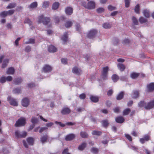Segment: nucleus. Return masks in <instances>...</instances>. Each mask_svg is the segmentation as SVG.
<instances>
[{"label":"nucleus","instance_id":"obj_64","mask_svg":"<svg viewBox=\"0 0 154 154\" xmlns=\"http://www.w3.org/2000/svg\"><path fill=\"white\" fill-rule=\"evenodd\" d=\"M75 122H68L66 123V125L69 126H72L75 125Z\"/></svg>","mask_w":154,"mask_h":154},{"label":"nucleus","instance_id":"obj_12","mask_svg":"<svg viewBox=\"0 0 154 154\" xmlns=\"http://www.w3.org/2000/svg\"><path fill=\"white\" fill-rule=\"evenodd\" d=\"M65 12L67 15H71L73 13V9L69 7H66L65 9Z\"/></svg>","mask_w":154,"mask_h":154},{"label":"nucleus","instance_id":"obj_37","mask_svg":"<svg viewBox=\"0 0 154 154\" xmlns=\"http://www.w3.org/2000/svg\"><path fill=\"white\" fill-rule=\"evenodd\" d=\"M139 20L141 23H145L147 21V20L143 17H140Z\"/></svg>","mask_w":154,"mask_h":154},{"label":"nucleus","instance_id":"obj_29","mask_svg":"<svg viewBox=\"0 0 154 154\" xmlns=\"http://www.w3.org/2000/svg\"><path fill=\"white\" fill-rule=\"evenodd\" d=\"M9 60L7 59H5L3 61V64L2 65V68H5L7 66L8 64V63Z\"/></svg>","mask_w":154,"mask_h":154},{"label":"nucleus","instance_id":"obj_55","mask_svg":"<svg viewBox=\"0 0 154 154\" xmlns=\"http://www.w3.org/2000/svg\"><path fill=\"white\" fill-rule=\"evenodd\" d=\"M138 106L140 107L144 106L145 105V103L143 101H140L138 104Z\"/></svg>","mask_w":154,"mask_h":154},{"label":"nucleus","instance_id":"obj_20","mask_svg":"<svg viewBox=\"0 0 154 154\" xmlns=\"http://www.w3.org/2000/svg\"><path fill=\"white\" fill-rule=\"evenodd\" d=\"M22 80L21 78H18L17 79H15L14 80V83L16 85H18L20 84L22 82Z\"/></svg>","mask_w":154,"mask_h":154},{"label":"nucleus","instance_id":"obj_33","mask_svg":"<svg viewBox=\"0 0 154 154\" xmlns=\"http://www.w3.org/2000/svg\"><path fill=\"white\" fill-rule=\"evenodd\" d=\"M72 23L71 21H68L66 22L65 26L66 28H69L72 26Z\"/></svg>","mask_w":154,"mask_h":154},{"label":"nucleus","instance_id":"obj_3","mask_svg":"<svg viewBox=\"0 0 154 154\" xmlns=\"http://www.w3.org/2000/svg\"><path fill=\"white\" fill-rule=\"evenodd\" d=\"M82 5L85 8L90 9H93L95 8V3L94 2L92 1L89 2L87 5L85 3H83Z\"/></svg>","mask_w":154,"mask_h":154},{"label":"nucleus","instance_id":"obj_49","mask_svg":"<svg viewBox=\"0 0 154 154\" xmlns=\"http://www.w3.org/2000/svg\"><path fill=\"white\" fill-rule=\"evenodd\" d=\"M24 22V23H28L29 25H31L32 24V22L29 19L27 18L25 19Z\"/></svg>","mask_w":154,"mask_h":154},{"label":"nucleus","instance_id":"obj_30","mask_svg":"<svg viewBox=\"0 0 154 154\" xmlns=\"http://www.w3.org/2000/svg\"><path fill=\"white\" fill-rule=\"evenodd\" d=\"M16 6V4L14 3H10L6 7L7 9H11L15 8Z\"/></svg>","mask_w":154,"mask_h":154},{"label":"nucleus","instance_id":"obj_45","mask_svg":"<svg viewBox=\"0 0 154 154\" xmlns=\"http://www.w3.org/2000/svg\"><path fill=\"white\" fill-rule=\"evenodd\" d=\"M14 93L15 94H19L21 92V89L19 88H16L13 91Z\"/></svg>","mask_w":154,"mask_h":154},{"label":"nucleus","instance_id":"obj_5","mask_svg":"<svg viewBox=\"0 0 154 154\" xmlns=\"http://www.w3.org/2000/svg\"><path fill=\"white\" fill-rule=\"evenodd\" d=\"M27 133L25 131L20 132L18 131H16L15 132V136L18 138L25 137Z\"/></svg>","mask_w":154,"mask_h":154},{"label":"nucleus","instance_id":"obj_17","mask_svg":"<svg viewBox=\"0 0 154 154\" xmlns=\"http://www.w3.org/2000/svg\"><path fill=\"white\" fill-rule=\"evenodd\" d=\"M72 72L74 73L79 75L81 72V70L76 67H74L72 69Z\"/></svg>","mask_w":154,"mask_h":154},{"label":"nucleus","instance_id":"obj_10","mask_svg":"<svg viewBox=\"0 0 154 154\" xmlns=\"http://www.w3.org/2000/svg\"><path fill=\"white\" fill-rule=\"evenodd\" d=\"M75 137V135L73 134H69L67 135L65 138L66 141H70L72 140Z\"/></svg>","mask_w":154,"mask_h":154},{"label":"nucleus","instance_id":"obj_36","mask_svg":"<svg viewBox=\"0 0 154 154\" xmlns=\"http://www.w3.org/2000/svg\"><path fill=\"white\" fill-rule=\"evenodd\" d=\"M38 121V119L34 117H32L31 119V122L34 125L36 124Z\"/></svg>","mask_w":154,"mask_h":154},{"label":"nucleus","instance_id":"obj_41","mask_svg":"<svg viewBox=\"0 0 154 154\" xmlns=\"http://www.w3.org/2000/svg\"><path fill=\"white\" fill-rule=\"evenodd\" d=\"M139 93L138 91H135L133 92L132 97L134 98H136L139 97Z\"/></svg>","mask_w":154,"mask_h":154},{"label":"nucleus","instance_id":"obj_4","mask_svg":"<svg viewBox=\"0 0 154 154\" xmlns=\"http://www.w3.org/2000/svg\"><path fill=\"white\" fill-rule=\"evenodd\" d=\"M26 119L21 118L19 119L16 122L15 125L16 127H20L24 125L25 124Z\"/></svg>","mask_w":154,"mask_h":154},{"label":"nucleus","instance_id":"obj_16","mask_svg":"<svg viewBox=\"0 0 154 154\" xmlns=\"http://www.w3.org/2000/svg\"><path fill=\"white\" fill-rule=\"evenodd\" d=\"M57 51V48L53 45H51L48 48V51L51 53L55 52Z\"/></svg>","mask_w":154,"mask_h":154},{"label":"nucleus","instance_id":"obj_52","mask_svg":"<svg viewBox=\"0 0 154 154\" xmlns=\"http://www.w3.org/2000/svg\"><path fill=\"white\" fill-rule=\"evenodd\" d=\"M91 151L94 153H97L98 152V149L95 147H93L91 149Z\"/></svg>","mask_w":154,"mask_h":154},{"label":"nucleus","instance_id":"obj_62","mask_svg":"<svg viewBox=\"0 0 154 154\" xmlns=\"http://www.w3.org/2000/svg\"><path fill=\"white\" fill-rule=\"evenodd\" d=\"M6 79L7 81H11L12 80V78L11 76H8L6 78Z\"/></svg>","mask_w":154,"mask_h":154},{"label":"nucleus","instance_id":"obj_6","mask_svg":"<svg viewBox=\"0 0 154 154\" xmlns=\"http://www.w3.org/2000/svg\"><path fill=\"white\" fill-rule=\"evenodd\" d=\"M97 32V31L96 29H91L87 34V36L89 38H92L95 37Z\"/></svg>","mask_w":154,"mask_h":154},{"label":"nucleus","instance_id":"obj_2","mask_svg":"<svg viewBox=\"0 0 154 154\" xmlns=\"http://www.w3.org/2000/svg\"><path fill=\"white\" fill-rule=\"evenodd\" d=\"M108 70V66H106L103 68L101 75V78L103 80H106L107 79V75Z\"/></svg>","mask_w":154,"mask_h":154},{"label":"nucleus","instance_id":"obj_54","mask_svg":"<svg viewBox=\"0 0 154 154\" xmlns=\"http://www.w3.org/2000/svg\"><path fill=\"white\" fill-rule=\"evenodd\" d=\"M6 81V78L4 76H2L0 79V82L1 83H4Z\"/></svg>","mask_w":154,"mask_h":154},{"label":"nucleus","instance_id":"obj_19","mask_svg":"<svg viewBox=\"0 0 154 154\" xmlns=\"http://www.w3.org/2000/svg\"><path fill=\"white\" fill-rule=\"evenodd\" d=\"M38 5V3L36 2H34L32 3L29 6L28 8L30 9H34L37 8Z\"/></svg>","mask_w":154,"mask_h":154},{"label":"nucleus","instance_id":"obj_51","mask_svg":"<svg viewBox=\"0 0 154 154\" xmlns=\"http://www.w3.org/2000/svg\"><path fill=\"white\" fill-rule=\"evenodd\" d=\"M15 11L14 10H10L7 11L8 15H11L14 13Z\"/></svg>","mask_w":154,"mask_h":154},{"label":"nucleus","instance_id":"obj_61","mask_svg":"<svg viewBox=\"0 0 154 154\" xmlns=\"http://www.w3.org/2000/svg\"><path fill=\"white\" fill-rule=\"evenodd\" d=\"M62 63L64 64H66L67 63V60L65 58H62L61 59Z\"/></svg>","mask_w":154,"mask_h":154},{"label":"nucleus","instance_id":"obj_1","mask_svg":"<svg viewBox=\"0 0 154 154\" xmlns=\"http://www.w3.org/2000/svg\"><path fill=\"white\" fill-rule=\"evenodd\" d=\"M38 22L39 23H42L45 25H47L50 23V19L48 17H45L43 15L38 17Z\"/></svg>","mask_w":154,"mask_h":154},{"label":"nucleus","instance_id":"obj_60","mask_svg":"<svg viewBox=\"0 0 154 154\" xmlns=\"http://www.w3.org/2000/svg\"><path fill=\"white\" fill-rule=\"evenodd\" d=\"M55 123L57 124H59L61 127H63L65 126V124L62 123L61 122L56 121Z\"/></svg>","mask_w":154,"mask_h":154},{"label":"nucleus","instance_id":"obj_15","mask_svg":"<svg viewBox=\"0 0 154 154\" xmlns=\"http://www.w3.org/2000/svg\"><path fill=\"white\" fill-rule=\"evenodd\" d=\"M147 87L148 91H152L154 90V83H151L148 85Z\"/></svg>","mask_w":154,"mask_h":154},{"label":"nucleus","instance_id":"obj_21","mask_svg":"<svg viewBox=\"0 0 154 154\" xmlns=\"http://www.w3.org/2000/svg\"><path fill=\"white\" fill-rule=\"evenodd\" d=\"M14 72V69L12 67H10L8 69L6 73L8 74H13Z\"/></svg>","mask_w":154,"mask_h":154},{"label":"nucleus","instance_id":"obj_23","mask_svg":"<svg viewBox=\"0 0 154 154\" xmlns=\"http://www.w3.org/2000/svg\"><path fill=\"white\" fill-rule=\"evenodd\" d=\"M116 122L121 123L124 122V119L122 117H119L116 118Z\"/></svg>","mask_w":154,"mask_h":154},{"label":"nucleus","instance_id":"obj_31","mask_svg":"<svg viewBox=\"0 0 154 154\" xmlns=\"http://www.w3.org/2000/svg\"><path fill=\"white\" fill-rule=\"evenodd\" d=\"M49 4L50 2L49 1H45L43 2L42 7L43 8H46L48 7Z\"/></svg>","mask_w":154,"mask_h":154},{"label":"nucleus","instance_id":"obj_46","mask_svg":"<svg viewBox=\"0 0 154 154\" xmlns=\"http://www.w3.org/2000/svg\"><path fill=\"white\" fill-rule=\"evenodd\" d=\"M132 20L134 24L135 25H138V23L137 19L134 17H133Z\"/></svg>","mask_w":154,"mask_h":154},{"label":"nucleus","instance_id":"obj_22","mask_svg":"<svg viewBox=\"0 0 154 154\" xmlns=\"http://www.w3.org/2000/svg\"><path fill=\"white\" fill-rule=\"evenodd\" d=\"M86 143L85 142L82 143L78 147V149L80 150H82L85 148L86 146Z\"/></svg>","mask_w":154,"mask_h":154},{"label":"nucleus","instance_id":"obj_63","mask_svg":"<svg viewBox=\"0 0 154 154\" xmlns=\"http://www.w3.org/2000/svg\"><path fill=\"white\" fill-rule=\"evenodd\" d=\"M86 97V95L84 94H82L79 96V97L81 99H84Z\"/></svg>","mask_w":154,"mask_h":154},{"label":"nucleus","instance_id":"obj_40","mask_svg":"<svg viewBox=\"0 0 154 154\" xmlns=\"http://www.w3.org/2000/svg\"><path fill=\"white\" fill-rule=\"evenodd\" d=\"M139 75V74L133 72L131 74L130 76L133 79H135L138 77Z\"/></svg>","mask_w":154,"mask_h":154},{"label":"nucleus","instance_id":"obj_18","mask_svg":"<svg viewBox=\"0 0 154 154\" xmlns=\"http://www.w3.org/2000/svg\"><path fill=\"white\" fill-rule=\"evenodd\" d=\"M90 99L94 103L97 102L99 101L98 97L96 96L91 95L90 96Z\"/></svg>","mask_w":154,"mask_h":154},{"label":"nucleus","instance_id":"obj_57","mask_svg":"<svg viewBox=\"0 0 154 154\" xmlns=\"http://www.w3.org/2000/svg\"><path fill=\"white\" fill-rule=\"evenodd\" d=\"M108 9L110 11L114 10L115 9H116V7H114L112 6H111V5L108 6Z\"/></svg>","mask_w":154,"mask_h":154},{"label":"nucleus","instance_id":"obj_9","mask_svg":"<svg viewBox=\"0 0 154 154\" xmlns=\"http://www.w3.org/2000/svg\"><path fill=\"white\" fill-rule=\"evenodd\" d=\"M52 69L51 66L46 65H45L43 68V71L45 72H50Z\"/></svg>","mask_w":154,"mask_h":154},{"label":"nucleus","instance_id":"obj_7","mask_svg":"<svg viewBox=\"0 0 154 154\" xmlns=\"http://www.w3.org/2000/svg\"><path fill=\"white\" fill-rule=\"evenodd\" d=\"M8 100L9 101L11 105L14 106H17L18 105L17 102L16 100L11 97H8Z\"/></svg>","mask_w":154,"mask_h":154},{"label":"nucleus","instance_id":"obj_44","mask_svg":"<svg viewBox=\"0 0 154 154\" xmlns=\"http://www.w3.org/2000/svg\"><path fill=\"white\" fill-rule=\"evenodd\" d=\"M143 13L144 15L147 18L149 17V11L147 10H144Z\"/></svg>","mask_w":154,"mask_h":154},{"label":"nucleus","instance_id":"obj_43","mask_svg":"<svg viewBox=\"0 0 154 154\" xmlns=\"http://www.w3.org/2000/svg\"><path fill=\"white\" fill-rule=\"evenodd\" d=\"M134 11L137 14L140 13V6L139 5H137L135 7Z\"/></svg>","mask_w":154,"mask_h":154},{"label":"nucleus","instance_id":"obj_28","mask_svg":"<svg viewBox=\"0 0 154 154\" xmlns=\"http://www.w3.org/2000/svg\"><path fill=\"white\" fill-rule=\"evenodd\" d=\"M59 6V3L57 2H55L53 4L52 6V9L55 10L58 8Z\"/></svg>","mask_w":154,"mask_h":154},{"label":"nucleus","instance_id":"obj_8","mask_svg":"<svg viewBox=\"0 0 154 154\" xmlns=\"http://www.w3.org/2000/svg\"><path fill=\"white\" fill-rule=\"evenodd\" d=\"M29 101L27 98H25L22 99V105L24 107H27L29 105Z\"/></svg>","mask_w":154,"mask_h":154},{"label":"nucleus","instance_id":"obj_47","mask_svg":"<svg viewBox=\"0 0 154 154\" xmlns=\"http://www.w3.org/2000/svg\"><path fill=\"white\" fill-rule=\"evenodd\" d=\"M92 134L93 135H100L101 134V133L98 131H94L92 132Z\"/></svg>","mask_w":154,"mask_h":154},{"label":"nucleus","instance_id":"obj_48","mask_svg":"<svg viewBox=\"0 0 154 154\" xmlns=\"http://www.w3.org/2000/svg\"><path fill=\"white\" fill-rule=\"evenodd\" d=\"M104 9L103 8H99L97 9V11L99 13H101L104 11Z\"/></svg>","mask_w":154,"mask_h":154},{"label":"nucleus","instance_id":"obj_56","mask_svg":"<svg viewBox=\"0 0 154 154\" xmlns=\"http://www.w3.org/2000/svg\"><path fill=\"white\" fill-rule=\"evenodd\" d=\"M102 123L104 127L107 126L108 124V122L106 120H104L102 121Z\"/></svg>","mask_w":154,"mask_h":154},{"label":"nucleus","instance_id":"obj_58","mask_svg":"<svg viewBox=\"0 0 154 154\" xmlns=\"http://www.w3.org/2000/svg\"><path fill=\"white\" fill-rule=\"evenodd\" d=\"M125 136L126 137L128 140H129L130 141H131L132 140V138L131 137V136L128 134H125Z\"/></svg>","mask_w":154,"mask_h":154},{"label":"nucleus","instance_id":"obj_27","mask_svg":"<svg viewBox=\"0 0 154 154\" xmlns=\"http://www.w3.org/2000/svg\"><path fill=\"white\" fill-rule=\"evenodd\" d=\"M103 27L105 29H108L110 28L111 26V25L109 23H105L103 24Z\"/></svg>","mask_w":154,"mask_h":154},{"label":"nucleus","instance_id":"obj_14","mask_svg":"<svg viewBox=\"0 0 154 154\" xmlns=\"http://www.w3.org/2000/svg\"><path fill=\"white\" fill-rule=\"evenodd\" d=\"M149 140H150L149 136L148 135H145L144 138L140 139V141L142 143H143L145 141H147Z\"/></svg>","mask_w":154,"mask_h":154},{"label":"nucleus","instance_id":"obj_11","mask_svg":"<svg viewBox=\"0 0 154 154\" xmlns=\"http://www.w3.org/2000/svg\"><path fill=\"white\" fill-rule=\"evenodd\" d=\"M71 112V110L69 108L65 107L62 109L61 112L63 115H66L69 113Z\"/></svg>","mask_w":154,"mask_h":154},{"label":"nucleus","instance_id":"obj_34","mask_svg":"<svg viewBox=\"0 0 154 154\" xmlns=\"http://www.w3.org/2000/svg\"><path fill=\"white\" fill-rule=\"evenodd\" d=\"M81 136L83 138H87L88 137V134L85 131H81L80 133Z\"/></svg>","mask_w":154,"mask_h":154},{"label":"nucleus","instance_id":"obj_59","mask_svg":"<svg viewBox=\"0 0 154 154\" xmlns=\"http://www.w3.org/2000/svg\"><path fill=\"white\" fill-rule=\"evenodd\" d=\"M31 50V48L30 46H27L25 48V51L27 52H28L30 51Z\"/></svg>","mask_w":154,"mask_h":154},{"label":"nucleus","instance_id":"obj_26","mask_svg":"<svg viewBox=\"0 0 154 154\" xmlns=\"http://www.w3.org/2000/svg\"><path fill=\"white\" fill-rule=\"evenodd\" d=\"M124 95V92H121L117 95L116 99L118 100H120L123 98Z\"/></svg>","mask_w":154,"mask_h":154},{"label":"nucleus","instance_id":"obj_53","mask_svg":"<svg viewBox=\"0 0 154 154\" xmlns=\"http://www.w3.org/2000/svg\"><path fill=\"white\" fill-rule=\"evenodd\" d=\"M125 6L127 7H128L130 2V0H125Z\"/></svg>","mask_w":154,"mask_h":154},{"label":"nucleus","instance_id":"obj_13","mask_svg":"<svg viewBox=\"0 0 154 154\" xmlns=\"http://www.w3.org/2000/svg\"><path fill=\"white\" fill-rule=\"evenodd\" d=\"M154 106V100L149 102L146 106L145 107V108L146 109H149L152 108Z\"/></svg>","mask_w":154,"mask_h":154},{"label":"nucleus","instance_id":"obj_35","mask_svg":"<svg viewBox=\"0 0 154 154\" xmlns=\"http://www.w3.org/2000/svg\"><path fill=\"white\" fill-rule=\"evenodd\" d=\"M131 111V109L129 108H127L124 109L123 112V115L124 116L127 115L129 114Z\"/></svg>","mask_w":154,"mask_h":154},{"label":"nucleus","instance_id":"obj_50","mask_svg":"<svg viewBox=\"0 0 154 154\" xmlns=\"http://www.w3.org/2000/svg\"><path fill=\"white\" fill-rule=\"evenodd\" d=\"M35 40L34 39L30 38L28 41L26 42L25 43L26 44H33Z\"/></svg>","mask_w":154,"mask_h":154},{"label":"nucleus","instance_id":"obj_25","mask_svg":"<svg viewBox=\"0 0 154 154\" xmlns=\"http://www.w3.org/2000/svg\"><path fill=\"white\" fill-rule=\"evenodd\" d=\"M62 40L64 42H66L68 40V37L67 33H65L62 36L61 38Z\"/></svg>","mask_w":154,"mask_h":154},{"label":"nucleus","instance_id":"obj_39","mask_svg":"<svg viewBox=\"0 0 154 154\" xmlns=\"http://www.w3.org/2000/svg\"><path fill=\"white\" fill-rule=\"evenodd\" d=\"M112 78L114 82H116L119 79V77L116 74H114L112 77Z\"/></svg>","mask_w":154,"mask_h":154},{"label":"nucleus","instance_id":"obj_32","mask_svg":"<svg viewBox=\"0 0 154 154\" xmlns=\"http://www.w3.org/2000/svg\"><path fill=\"white\" fill-rule=\"evenodd\" d=\"M48 138V136L47 135H45L42 136L40 139L42 143H44L46 142L47 141V140Z\"/></svg>","mask_w":154,"mask_h":154},{"label":"nucleus","instance_id":"obj_42","mask_svg":"<svg viewBox=\"0 0 154 154\" xmlns=\"http://www.w3.org/2000/svg\"><path fill=\"white\" fill-rule=\"evenodd\" d=\"M8 16L7 11H4L0 13V16L2 17H5Z\"/></svg>","mask_w":154,"mask_h":154},{"label":"nucleus","instance_id":"obj_38","mask_svg":"<svg viewBox=\"0 0 154 154\" xmlns=\"http://www.w3.org/2000/svg\"><path fill=\"white\" fill-rule=\"evenodd\" d=\"M27 141L29 145H32L34 142V140L32 138L29 137L27 139Z\"/></svg>","mask_w":154,"mask_h":154},{"label":"nucleus","instance_id":"obj_24","mask_svg":"<svg viewBox=\"0 0 154 154\" xmlns=\"http://www.w3.org/2000/svg\"><path fill=\"white\" fill-rule=\"evenodd\" d=\"M117 66L118 68L121 71H123L125 68V66L122 63H119Z\"/></svg>","mask_w":154,"mask_h":154}]
</instances>
